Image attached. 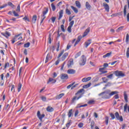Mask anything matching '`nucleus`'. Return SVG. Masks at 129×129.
I'll use <instances>...</instances> for the list:
<instances>
[{"mask_svg": "<svg viewBox=\"0 0 129 129\" xmlns=\"http://www.w3.org/2000/svg\"><path fill=\"white\" fill-rule=\"evenodd\" d=\"M8 6H9V7H11V8H12V9H14L15 8V5L14 4H13L12 3V2H8Z\"/></svg>", "mask_w": 129, "mask_h": 129, "instance_id": "nucleus-45", "label": "nucleus"}, {"mask_svg": "<svg viewBox=\"0 0 129 129\" xmlns=\"http://www.w3.org/2000/svg\"><path fill=\"white\" fill-rule=\"evenodd\" d=\"M85 106H87V104H85L84 105L78 104V105L77 106V108H81V107H85Z\"/></svg>", "mask_w": 129, "mask_h": 129, "instance_id": "nucleus-35", "label": "nucleus"}, {"mask_svg": "<svg viewBox=\"0 0 129 129\" xmlns=\"http://www.w3.org/2000/svg\"><path fill=\"white\" fill-rule=\"evenodd\" d=\"M83 92H84V89H81L79 90L77 93L76 94V95H77V94H79V93H82Z\"/></svg>", "mask_w": 129, "mask_h": 129, "instance_id": "nucleus-47", "label": "nucleus"}, {"mask_svg": "<svg viewBox=\"0 0 129 129\" xmlns=\"http://www.w3.org/2000/svg\"><path fill=\"white\" fill-rule=\"evenodd\" d=\"M22 83H19L18 84V89H17L18 92H20V91H21V89H22Z\"/></svg>", "mask_w": 129, "mask_h": 129, "instance_id": "nucleus-36", "label": "nucleus"}, {"mask_svg": "<svg viewBox=\"0 0 129 129\" xmlns=\"http://www.w3.org/2000/svg\"><path fill=\"white\" fill-rule=\"evenodd\" d=\"M36 21H37V15H34L32 17V22L33 24H35Z\"/></svg>", "mask_w": 129, "mask_h": 129, "instance_id": "nucleus-29", "label": "nucleus"}, {"mask_svg": "<svg viewBox=\"0 0 129 129\" xmlns=\"http://www.w3.org/2000/svg\"><path fill=\"white\" fill-rule=\"evenodd\" d=\"M75 4L77 8H78V9H80V8H81V4L79 1H76L75 2Z\"/></svg>", "mask_w": 129, "mask_h": 129, "instance_id": "nucleus-27", "label": "nucleus"}, {"mask_svg": "<svg viewBox=\"0 0 129 129\" xmlns=\"http://www.w3.org/2000/svg\"><path fill=\"white\" fill-rule=\"evenodd\" d=\"M104 70V68H100L99 69V72H101L100 74V75H101L102 74H105V73H107V71H103Z\"/></svg>", "mask_w": 129, "mask_h": 129, "instance_id": "nucleus-17", "label": "nucleus"}, {"mask_svg": "<svg viewBox=\"0 0 129 129\" xmlns=\"http://www.w3.org/2000/svg\"><path fill=\"white\" fill-rule=\"evenodd\" d=\"M51 9L53 12H55V10H56V6H55L53 4H51Z\"/></svg>", "mask_w": 129, "mask_h": 129, "instance_id": "nucleus-52", "label": "nucleus"}, {"mask_svg": "<svg viewBox=\"0 0 129 129\" xmlns=\"http://www.w3.org/2000/svg\"><path fill=\"white\" fill-rule=\"evenodd\" d=\"M74 84H75V82H74L72 84H71L70 85L68 86L67 87V89H70V88H71V89L72 90V89H73V88H75V87H76V85H74ZM73 85H74V86H73Z\"/></svg>", "mask_w": 129, "mask_h": 129, "instance_id": "nucleus-12", "label": "nucleus"}, {"mask_svg": "<svg viewBox=\"0 0 129 129\" xmlns=\"http://www.w3.org/2000/svg\"><path fill=\"white\" fill-rule=\"evenodd\" d=\"M68 117H72V116H73V109H71L69 110L68 113Z\"/></svg>", "mask_w": 129, "mask_h": 129, "instance_id": "nucleus-23", "label": "nucleus"}, {"mask_svg": "<svg viewBox=\"0 0 129 129\" xmlns=\"http://www.w3.org/2000/svg\"><path fill=\"white\" fill-rule=\"evenodd\" d=\"M109 120V117L108 116H106L105 117V122L106 123V125H108Z\"/></svg>", "mask_w": 129, "mask_h": 129, "instance_id": "nucleus-31", "label": "nucleus"}, {"mask_svg": "<svg viewBox=\"0 0 129 129\" xmlns=\"http://www.w3.org/2000/svg\"><path fill=\"white\" fill-rule=\"evenodd\" d=\"M68 78H69V77H68V75L66 74H61L60 75V79H61V80H67Z\"/></svg>", "mask_w": 129, "mask_h": 129, "instance_id": "nucleus-7", "label": "nucleus"}, {"mask_svg": "<svg viewBox=\"0 0 129 129\" xmlns=\"http://www.w3.org/2000/svg\"><path fill=\"white\" fill-rule=\"evenodd\" d=\"M111 55V52L107 53V54L104 55L103 56V58H106L107 57H109Z\"/></svg>", "mask_w": 129, "mask_h": 129, "instance_id": "nucleus-43", "label": "nucleus"}, {"mask_svg": "<svg viewBox=\"0 0 129 129\" xmlns=\"http://www.w3.org/2000/svg\"><path fill=\"white\" fill-rule=\"evenodd\" d=\"M91 44V40L89 39L88 40V41L85 43V47L86 48H87V47H88V46H89V45H90Z\"/></svg>", "mask_w": 129, "mask_h": 129, "instance_id": "nucleus-28", "label": "nucleus"}, {"mask_svg": "<svg viewBox=\"0 0 129 129\" xmlns=\"http://www.w3.org/2000/svg\"><path fill=\"white\" fill-rule=\"evenodd\" d=\"M50 82H51V83H56V80L51 78H49L48 81H47V84H49V83H50Z\"/></svg>", "mask_w": 129, "mask_h": 129, "instance_id": "nucleus-22", "label": "nucleus"}, {"mask_svg": "<svg viewBox=\"0 0 129 129\" xmlns=\"http://www.w3.org/2000/svg\"><path fill=\"white\" fill-rule=\"evenodd\" d=\"M127 109L128 112H129V106H127V104H125L124 106V111L125 112L126 109Z\"/></svg>", "mask_w": 129, "mask_h": 129, "instance_id": "nucleus-33", "label": "nucleus"}, {"mask_svg": "<svg viewBox=\"0 0 129 129\" xmlns=\"http://www.w3.org/2000/svg\"><path fill=\"white\" fill-rule=\"evenodd\" d=\"M113 74L116 76V77H124L125 76V74L122 71H116L113 72Z\"/></svg>", "mask_w": 129, "mask_h": 129, "instance_id": "nucleus-2", "label": "nucleus"}, {"mask_svg": "<svg viewBox=\"0 0 129 129\" xmlns=\"http://www.w3.org/2000/svg\"><path fill=\"white\" fill-rule=\"evenodd\" d=\"M12 13H13L14 17H19L20 16L19 14H18V13L16 12L15 11H12Z\"/></svg>", "mask_w": 129, "mask_h": 129, "instance_id": "nucleus-50", "label": "nucleus"}, {"mask_svg": "<svg viewBox=\"0 0 129 129\" xmlns=\"http://www.w3.org/2000/svg\"><path fill=\"white\" fill-rule=\"evenodd\" d=\"M81 58L82 59L79 60V63L80 66H84L86 64V57L85 55H82Z\"/></svg>", "mask_w": 129, "mask_h": 129, "instance_id": "nucleus-3", "label": "nucleus"}, {"mask_svg": "<svg viewBox=\"0 0 129 129\" xmlns=\"http://www.w3.org/2000/svg\"><path fill=\"white\" fill-rule=\"evenodd\" d=\"M104 70V68H100L99 69V72H101L100 74V75H101L102 74H105V73H107V71H103Z\"/></svg>", "mask_w": 129, "mask_h": 129, "instance_id": "nucleus-18", "label": "nucleus"}, {"mask_svg": "<svg viewBox=\"0 0 129 129\" xmlns=\"http://www.w3.org/2000/svg\"><path fill=\"white\" fill-rule=\"evenodd\" d=\"M37 116L38 117L40 121H42L43 118L45 117V114H42L41 115V112L40 111H38L37 113Z\"/></svg>", "mask_w": 129, "mask_h": 129, "instance_id": "nucleus-4", "label": "nucleus"}, {"mask_svg": "<svg viewBox=\"0 0 129 129\" xmlns=\"http://www.w3.org/2000/svg\"><path fill=\"white\" fill-rule=\"evenodd\" d=\"M46 19V15H41V21L40 22V24H42L43 22H44V20Z\"/></svg>", "mask_w": 129, "mask_h": 129, "instance_id": "nucleus-44", "label": "nucleus"}, {"mask_svg": "<svg viewBox=\"0 0 129 129\" xmlns=\"http://www.w3.org/2000/svg\"><path fill=\"white\" fill-rule=\"evenodd\" d=\"M41 100H42V101H46L47 98H46V97H44V96H41Z\"/></svg>", "mask_w": 129, "mask_h": 129, "instance_id": "nucleus-64", "label": "nucleus"}, {"mask_svg": "<svg viewBox=\"0 0 129 129\" xmlns=\"http://www.w3.org/2000/svg\"><path fill=\"white\" fill-rule=\"evenodd\" d=\"M71 8L74 10L75 14H77V13H78V9H77V8H75L74 6H71Z\"/></svg>", "mask_w": 129, "mask_h": 129, "instance_id": "nucleus-32", "label": "nucleus"}, {"mask_svg": "<svg viewBox=\"0 0 129 129\" xmlns=\"http://www.w3.org/2000/svg\"><path fill=\"white\" fill-rule=\"evenodd\" d=\"M123 95H124V99L125 102H128L127 94H126V91H124Z\"/></svg>", "mask_w": 129, "mask_h": 129, "instance_id": "nucleus-21", "label": "nucleus"}, {"mask_svg": "<svg viewBox=\"0 0 129 129\" xmlns=\"http://www.w3.org/2000/svg\"><path fill=\"white\" fill-rule=\"evenodd\" d=\"M20 36H21V34L16 35L14 39L11 40L12 44H15V42H16V41H18V39H18V37H20Z\"/></svg>", "mask_w": 129, "mask_h": 129, "instance_id": "nucleus-15", "label": "nucleus"}, {"mask_svg": "<svg viewBox=\"0 0 129 129\" xmlns=\"http://www.w3.org/2000/svg\"><path fill=\"white\" fill-rule=\"evenodd\" d=\"M46 111H48V112H53V111H54V108L51 106H47Z\"/></svg>", "mask_w": 129, "mask_h": 129, "instance_id": "nucleus-24", "label": "nucleus"}, {"mask_svg": "<svg viewBox=\"0 0 129 129\" xmlns=\"http://www.w3.org/2000/svg\"><path fill=\"white\" fill-rule=\"evenodd\" d=\"M23 72H24V69L23 68V67H21L19 70V76H21V75L23 74Z\"/></svg>", "mask_w": 129, "mask_h": 129, "instance_id": "nucleus-39", "label": "nucleus"}, {"mask_svg": "<svg viewBox=\"0 0 129 129\" xmlns=\"http://www.w3.org/2000/svg\"><path fill=\"white\" fill-rule=\"evenodd\" d=\"M49 57H50V54H47L46 57V59H45V63L48 62V61H49Z\"/></svg>", "mask_w": 129, "mask_h": 129, "instance_id": "nucleus-57", "label": "nucleus"}, {"mask_svg": "<svg viewBox=\"0 0 129 129\" xmlns=\"http://www.w3.org/2000/svg\"><path fill=\"white\" fill-rule=\"evenodd\" d=\"M115 116L118 120H120V121H123V118H122V116H119L118 112H116L115 113Z\"/></svg>", "mask_w": 129, "mask_h": 129, "instance_id": "nucleus-5", "label": "nucleus"}, {"mask_svg": "<svg viewBox=\"0 0 129 129\" xmlns=\"http://www.w3.org/2000/svg\"><path fill=\"white\" fill-rule=\"evenodd\" d=\"M68 55H69V53L68 52L64 53L61 57V61H64L65 59H66L67 57H68Z\"/></svg>", "mask_w": 129, "mask_h": 129, "instance_id": "nucleus-16", "label": "nucleus"}, {"mask_svg": "<svg viewBox=\"0 0 129 129\" xmlns=\"http://www.w3.org/2000/svg\"><path fill=\"white\" fill-rule=\"evenodd\" d=\"M48 12H49V9L48 8H45V10L43 12L42 14L43 15L46 16L48 13Z\"/></svg>", "mask_w": 129, "mask_h": 129, "instance_id": "nucleus-41", "label": "nucleus"}, {"mask_svg": "<svg viewBox=\"0 0 129 129\" xmlns=\"http://www.w3.org/2000/svg\"><path fill=\"white\" fill-rule=\"evenodd\" d=\"M1 35L6 37V39H9V37H11V33L6 31V32L1 33Z\"/></svg>", "mask_w": 129, "mask_h": 129, "instance_id": "nucleus-6", "label": "nucleus"}, {"mask_svg": "<svg viewBox=\"0 0 129 129\" xmlns=\"http://www.w3.org/2000/svg\"><path fill=\"white\" fill-rule=\"evenodd\" d=\"M60 29H61L62 32H65V29L64 28V25H60Z\"/></svg>", "mask_w": 129, "mask_h": 129, "instance_id": "nucleus-63", "label": "nucleus"}, {"mask_svg": "<svg viewBox=\"0 0 129 129\" xmlns=\"http://www.w3.org/2000/svg\"><path fill=\"white\" fill-rule=\"evenodd\" d=\"M110 86H111V82H109L106 85H105V87H103V90H105V89H106L107 87H110Z\"/></svg>", "mask_w": 129, "mask_h": 129, "instance_id": "nucleus-26", "label": "nucleus"}, {"mask_svg": "<svg viewBox=\"0 0 129 129\" xmlns=\"http://www.w3.org/2000/svg\"><path fill=\"white\" fill-rule=\"evenodd\" d=\"M95 125V123L94 122V121H92L91 122V124H90L91 129L94 128V125Z\"/></svg>", "mask_w": 129, "mask_h": 129, "instance_id": "nucleus-38", "label": "nucleus"}, {"mask_svg": "<svg viewBox=\"0 0 129 129\" xmlns=\"http://www.w3.org/2000/svg\"><path fill=\"white\" fill-rule=\"evenodd\" d=\"M90 86H91V83H89L87 85H84L83 87V88L87 89V88H89Z\"/></svg>", "mask_w": 129, "mask_h": 129, "instance_id": "nucleus-37", "label": "nucleus"}, {"mask_svg": "<svg viewBox=\"0 0 129 129\" xmlns=\"http://www.w3.org/2000/svg\"><path fill=\"white\" fill-rule=\"evenodd\" d=\"M68 74L73 75L76 73V71L72 69H70L67 71Z\"/></svg>", "mask_w": 129, "mask_h": 129, "instance_id": "nucleus-11", "label": "nucleus"}, {"mask_svg": "<svg viewBox=\"0 0 129 129\" xmlns=\"http://www.w3.org/2000/svg\"><path fill=\"white\" fill-rule=\"evenodd\" d=\"M73 64H74L73 58H71L68 62V67L70 68L72 67Z\"/></svg>", "mask_w": 129, "mask_h": 129, "instance_id": "nucleus-9", "label": "nucleus"}, {"mask_svg": "<svg viewBox=\"0 0 129 129\" xmlns=\"http://www.w3.org/2000/svg\"><path fill=\"white\" fill-rule=\"evenodd\" d=\"M48 40L49 44H51V43H52V39L51 38V34H49V35L48 36Z\"/></svg>", "mask_w": 129, "mask_h": 129, "instance_id": "nucleus-46", "label": "nucleus"}, {"mask_svg": "<svg viewBox=\"0 0 129 129\" xmlns=\"http://www.w3.org/2000/svg\"><path fill=\"white\" fill-rule=\"evenodd\" d=\"M112 77H113V74H111L107 76V78H108L109 79H111Z\"/></svg>", "mask_w": 129, "mask_h": 129, "instance_id": "nucleus-62", "label": "nucleus"}, {"mask_svg": "<svg viewBox=\"0 0 129 129\" xmlns=\"http://www.w3.org/2000/svg\"><path fill=\"white\" fill-rule=\"evenodd\" d=\"M102 80H103V83H106V82H107L108 81V79H107L105 77H103L102 78Z\"/></svg>", "mask_w": 129, "mask_h": 129, "instance_id": "nucleus-48", "label": "nucleus"}, {"mask_svg": "<svg viewBox=\"0 0 129 129\" xmlns=\"http://www.w3.org/2000/svg\"><path fill=\"white\" fill-rule=\"evenodd\" d=\"M63 13H64V11L63 10H60L59 12V17L58 18V21H60L61 19H62V17H63Z\"/></svg>", "mask_w": 129, "mask_h": 129, "instance_id": "nucleus-25", "label": "nucleus"}, {"mask_svg": "<svg viewBox=\"0 0 129 129\" xmlns=\"http://www.w3.org/2000/svg\"><path fill=\"white\" fill-rule=\"evenodd\" d=\"M0 77H1V82H0V86H4V85L5 84V82H3L4 81V77H5V74H2L1 75H0Z\"/></svg>", "mask_w": 129, "mask_h": 129, "instance_id": "nucleus-10", "label": "nucleus"}, {"mask_svg": "<svg viewBox=\"0 0 129 129\" xmlns=\"http://www.w3.org/2000/svg\"><path fill=\"white\" fill-rule=\"evenodd\" d=\"M123 28H124V26H120L117 28L116 32L118 33L119 32H120V31H122V29H123Z\"/></svg>", "mask_w": 129, "mask_h": 129, "instance_id": "nucleus-42", "label": "nucleus"}, {"mask_svg": "<svg viewBox=\"0 0 129 129\" xmlns=\"http://www.w3.org/2000/svg\"><path fill=\"white\" fill-rule=\"evenodd\" d=\"M64 49H62L61 52H60V53L57 56V58L59 59V58H60V57H61V56H62V55H63V54H64Z\"/></svg>", "mask_w": 129, "mask_h": 129, "instance_id": "nucleus-40", "label": "nucleus"}, {"mask_svg": "<svg viewBox=\"0 0 129 129\" xmlns=\"http://www.w3.org/2000/svg\"><path fill=\"white\" fill-rule=\"evenodd\" d=\"M7 67H10V63H9V62L5 63L4 66V69H7Z\"/></svg>", "mask_w": 129, "mask_h": 129, "instance_id": "nucleus-49", "label": "nucleus"}, {"mask_svg": "<svg viewBox=\"0 0 129 129\" xmlns=\"http://www.w3.org/2000/svg\"><path fill=\"white\" fill-rule=\"evenodd\" d=\"M64 95H65V94L64 93L60 94L56 96V99H60V98H62V97H63Z\"/></svg>", "mask_w": 129, "mask_h": 129, "instance_id": "nucleus-30", "label": "nucleus"}, {"mask_svg": "<svg viewBox=\"0 0 129 129\" xmlns=\"http://www.w3.org/2000/svg\"><path fill=\"white\" fill-rule=\"evenodd\" d=\"M127 6L125 5L124 6V8H123V15H124V17H125L126 16V8H127Z\"/></svg>", "mask_w": 129, "mask_h": 129, "instance_id": "nucleus-34", "label": "nucleus"}, {"mask_svg": "<svg viewBox=\"0 0 129 129\" xmlns=\"http://www.w3.org/2000/svg\"><path fill=\"white\" fill-rule=\"evenodd\" d=\"M103 6L105 11L108 13V12H109V6H108L106 3H103Z\"/></svg>", "mask_w": 129, "mask_h": 129, "instance_id": "nucleus-14", "label": "nucleus"}, {"mask_svg": "<svg viewBox=\"0 0 129 129\" xmlns=\"http://www.w3.org/2000/svg\"><path fill=\"white\" fill-rule=\"evenodd\" d=\"M110 116L111 117L112 119H114V118H115V116H114V114L112 113H110Z\"/></svg>", "mask_w": 129, "mask_h": 129, "instance_id": "nucleus-61", "label": "nucleus"}, {"mask_svg": "<svg viewBox=\"0 0 129 129\" xmlns=\"http://www.w3.org/2000/svg\"><path fill=\"white\" fill-rule=\"evenodd\" d=\"M81 55V52L80 51L76 54V55L75 56V58H78V57H79Z\"/></svg>", "mask_w": 129, "mask_h": 129, "instance_id": "nucleus-56", "label": "nucleus"}, {"mask_svg": "<svg viewBox=\"0 0 129 129\" xmlns=\"http://www.w3.org/2000/svg\"><path fill=\"white\" fill-rule=\"evenodd\" d=\"M83 125H84V124L83 123H80L78 124V126L80 127V128H82V127H83Z\"/></svg>", "mask_w": 129, "mask_h": 129, "instance_id": "nucleus-60", "label": "nucleus"}, {"mask_svg": "<svg viewBox=\"0 0 129 129\" xmlns=\"http://www.w3.org/2000/svg\"><path fill=\"white\" fill-rule=\"evenodd\" d=\"M90 80H91V77H89L88 78H84L82 79V82L85 83V82H87L88 81H90Z\"/></svg>", "mask_w": 129, "mask_h": 129, "instance_id": "nucleus-19", "label": "nucleus"}, {"mask_svg": "<svg viewBox=\"0 0 129 129\" xmlns=\"http://www.w3.org/2000/svg\"><path fill=\"white\" fill-rule=\"evenodd\" d=\"M77 100V96H74L72 99V103H74L75 102V101Z\"/></svg>", "mask_w": 129, "mask_h": 129, "instance_id": "nucleus-51", "label": "nucleus"}, {"mask_svg": "<svg viewBox=\"0 0 129 129\" xmlns=\"http://www.w3.org/2000/svg\"><path fill=\"white\" fill-rule=\"evenodd\" d=\"M66 14L67 15H71V12H70V10H69L68 9H67L66 10Z\"/></svg>", "mask_w": 129, "mask_h": 129, "instance_id": "nucleus-55", "label": "nucleus"}, {"mask_svg": "<svg viewBox=\"0 0 129 129\" xmlns=\"http://www.w3.org/2000/svg\"><path fill=\"white\" fill-rule=\"evenodd\" d=\"M128 40H129V35H128V33H127L126 35V39H125L126 43H128Z\"/></svg>", "mask_w": 129, "mask_h": 129, "instance_id": "nucleus-53", "label": "nucleus"}, {"mask_svg": "<svg viewBox=\"0 0 129 129\" xmlns=\"http://www.w3.org/2000/svg\"><path fill=\"white\" fill-rule=\"evenodd\" d=\"M81 39H82V36L80 35L78 37L77 40L76 41V42L74 45V47H75L76 46V45H77L78 44V43H79V42H80V41H81Z\"/></svg>", "mask_w": 129, "mask_h": 129, "instance_id": "nucleus-13", "label": "nucleus"}, {"mask_svg": "<svg viewBox=\"0 0 129 129\" xmlns=\"http://www.w3.org/2000/svg\"><path fill=\"white\" fill-rule=\"evenodd\" d=\"M118 93V91H111L109 89H107L104 92H103L99 94V96H101L103 99H109L113 95L115 94H117Z\"/></svg>", "mask_w": 129, "mask_h": 129, "instance_id": "nucleus-1", "label": "nucleus"}, {"mask_svg": "<svg viewBox=\"0 0 129 129\" xmlns=\"http://www.w3.org/2000/svg\"><path fill=\"white\" fill-rule=\"evenodd\" d=\"M74 25V20L71 21V22L69 23V27H71L72 28L73 27V25Z\"/></svg>", "mask_w": 129, "mask_h": 129, "instance_id": "nucleus-58", "label": "nucleus"}, {"mask_svg": "<svg viewBox=\"0 0 129 129\" xmlns=\"http://www.w3.org/2000/svg\"><path fill=\"white\" fill-rule=\"evenodd\" d=\"M86 8L87 9V10H88L89 11H90V10H91V5H90V4H89V3H88V2H86Z\"/></svg>", "mask_w": 129, "mask_h": 129, "instance_id": "nucleus-20", "label": "nucleus"}, {"mask_svg": "<svg viewBox=\"0 0 129 129\" xmlns=\"http://www.w3.org/2000/svg\"><path fill=\"white\" fill-rule=\"evenodd\" d=\"M7 7H8V4H4L0 7V9L2 10V9H5V8H7Z\"/></svg>", "mask_w": 129, "mask_h": 129, "instance_id": "nucleus-59", "label": "nucleus"}, {"mask_svg": "<svg viewBox=\"0 0 129 129\" xmlns=\"http://www.w3.org/2000/svg\"><path fill=\"white\" fill-rule=\"evenodd\" d=\"M24 48H29L30 47V42L24 44Z\"/></svg>", "mask_w": 129, "mask_h": 129, "instance_id": "nucleus-54", "label": "nucleus"}, {"mask_svg": "<svg viewBox=\"0 0 129 129\" xmlns=\"http://www.w3.org/2000/svg\"><path fill=\"white\" fill-rule=\"evenodd\" d=\"M90 32V27H89L84 32V34L82 35V38H84L85 37H86V36H87L88 34H89Z\"/></svg>", "mask_w": 129, "mask_h": 129, "instance_id": "nucleus-8", "label": "nucleus"}]
</instances>
